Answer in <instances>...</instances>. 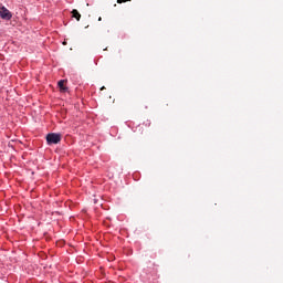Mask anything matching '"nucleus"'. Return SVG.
<instances>
[{
	"mask_svg": "<svg viewBox=\"0 0 283 283\" xmlns=\"http://www.w3.org/2000/svg\"><path fill=\"white\" fill-rule=\"evenodd\" d=\"M61 92H67V87H65V80H61L59 83H57Z\"/></svg>",
	"mask_w": 283,
	"mask_h": 283,
	"instance_id": "4",
	"label": "nucleus"
},
{
	"mask_svg": "<svg viewBox=\"0 0 283 283\" xmlns=\"http://www.w3.org/2000/svg\"><path fill=\"white\" fill-rule=\"evenodd\" d=\"M73 19H76V21H81V13L78 12V10L73 9L71 12Z\"/></svg>",
	"mask_w": 283,
	"mask_h": 283,
	"instance_id": "3",
	"label": "nucleus"
},
{
	"mask_svg": "<svg viewBox=\"0 0 283 283\" xmlns=\"http://www.w3.org/2000/svg\"><path fill=\"white\" fill-rule=\"evenodd\" d=\"M61 134L59 133H50L46 135V143L48 145H59L61 143Z\"/></svg>",
	"mask_w": 283,
	"mask_h": 283,
	"instance_id": "1",
	"label": "nucleus"
},
{
	"mask_svg": "<svg viewBox=\"0 0 283 283\" xmlns=\"http://www.w3.org/2000/svg\"><path fill=\"white\" fill-rule=\"evenodd\" d=\"M98 21H103V18L99 17V18H98Z\"/></svg>",
	"mask_w": 283,
	"mask_h": 283,
	"instance_id": "5",
	"label": "nucleus"
},
{
	"mask_svg": "<svg viewBox=\"0 0 283 283\" xmlns=\"http://www.w3.org/2000/svg\"><path fill=\"white\" fill-rule=\"evenodd\" d=\"M101 90H105V86H102V88Z\"/></svg>",
	"mask_w": 283,
	"mask_h": 283,
	"instance_id": "7",
	"label": "nucleus"
},
{
	"mask_svg": "<svg viewBox=\"0 0 283 283\" xmlns=\"http://www.w3.org/2000/svg\"><path fill=\"white\" fill-rule=\"evenodd\" d=\"M0 17L4 19V21H10V19H12V12L6 7H0Z\"/></svg>",
	"mask_w": 283,
	"mask_h": 283,
	"instance_id": "2",
	"label": "nucleus"
},
{
	"mask_svg": "<svg viewBox=\"0 0 283 283\" xmlns=\"http://www.w3.org/2000/svg\"><path fill=\"white\" fill-rule=\"evenodd\" d=\"M101 90H105V86H102V88Z\"/></svg>",
	"mask_w": 283,
	"mask_h": 283,
	"instance_id": "6",
	"label": "nucleus"
}]
</instances>
